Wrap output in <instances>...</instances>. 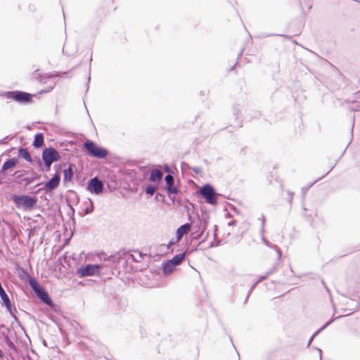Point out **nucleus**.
I'll return each instance as SVG.
<instances>
[{
  "label": "nucleus",
  "instance_id": "obj_40",
  "mask_svg": "<svg viewBox=\"0 0 360 360\" xmlns=\"http://www.w3.org/2000/svg\"><path fill=\"white\" fill-rule=\"evenodd\" d=\"M179 240H176V238H172L169 240L167 248H169L172 245H174L175 243H178Z\"/></svg>",
  "mask_w": 360,
  "mask_h": 360
},
{
  "label": "nucleus",
  "instance_id": "obj_62",
  "mask_svg": "<svg viewBox=\"0 0 360 360\" xmlns=\"http://www.w3.org/2000/svg\"><path fill=\"white\" fill-rule=\"evenodd\" d=\"M89 81H90V75L88 77V83L89 82Z\"/></svg>",
  "mask_w": 360,
  "mask_h": 360
},
{
  "label": "nucleus",
  "instance_id": "obj_55",
  "mask_svg": "<svg viewBox=\"0 0 360 360\" xmlns=\"http://www.w3.org/2000/svg\"><path fill=\"white\" fill-rule=\"evenodd\" d=\"M263 217H264V216L262 215V217L259 219V220H261L262 225H263Z\"/></svg>",
  "mask_w": 360,
  "mask_h": 360
},
{
  "label": "nucleus",
  "instance_id": "obj_27",
  "mask_svg": "<svg viewBox=\"0 0 360 360\" xmlns=\"http://www.w3.org/2000/svg\"><path fill=\"white\" fill-rule=\"evenodd\" d=\"M158 187V184L156 185L149 184L146 186V188L145 189V192L148 195H153L155 193Z\"/></svg>",
  "mask_w": 360,
  "mask_h": 360
},
{
  "label": "nucleus",
  "instance_id": "obj_8",
  "mask_svg": "<svg viewBox=\"0 0 360 360\" xmlns=\"http://www.w3.org/2000/svg\"><path fill=\"white\" fill-rule=\"evenodd\" d=\"M42 160H46L50 162H56L61 159L59 153L52 146L45 148L41 153Z\"/></svg>",
  "mask_w": 360,
  "mask_h": 360
},
{
  "label": "nucleus",
  "instance_id": "obj_37",
  "mask_svg": "<svg viewBox=\"0 0 360 360\" xmlns=\"http://www.w3.org/2000/svg\"><path fill=\"white\" fill-rule=\"evenodd\" d=\"M300 6H302V0H298ZM305 4L308 6L309 9L311 7V0H304Z\"/></svg>",
  "mask_w": 360,
  "mask_h": 360
},
{
  "label": "nucleus",
  "instance_id": "obj_51",
  "mask_svg": "<svg viewBox=\"0 0 360 360\" xmlns=\"http://www.w3.org/2000/svg\"><path fill=\"white\" fill-rule=\"evenodd\" d=\"M340 78L342 79L343 81L346 79V78L342 75L341 72H339Z\"/></svg>",
  "mask_w": 360,
  "mask_h": 360
},
{
  "label": "nucleus",
  "instance_id": "obj_18",
  "mask_svg": "<svg viewBox=\"0 0 360 360\" xmlns=\"http://www.w3.org/2000/svg\"><path fill=\"white\" fill-rule=\"evenodd\" d=\"M18 156L25 160L27 162L32 163V158L27 148L20 147L18 148Z\"/></svg>",
  "mask_w": 360,
  "mask_h": 360
},
{
  "label": "nucleus",
  "instance_id": "obj_46",
  "mask_svg": "<svg viewBox=\"0 0 360 360\" xmlns=\"http://www.w3.org/2000/svg\"><path fill=\"white\" fill-rule=\"evenodd\" d=\"M29 10L32 12H34L36 11V7L34 5H30L29 6Z\"/></svg>",
  "mask_w": 360,
  "mask_h": 360
},
{
  "label": "nucleus",
  "instance_id": "obj_31",
  "mask_svg": "<svg viewBox=\"0 0 360 360\" xmlns=\"http://www.w3.org/2000/svg\"><path fill=\"white\" fill-rule=\"evenodd\" d=\"M34 172V171L32 170H22V171H17L15 172V176H26L27 175H30L31 174V173H33Z\"/></svg>",
  "mask_w": 360,
  "mask_h": 360
},
{
  "label": "nucleus",
  "instance_id": "obj_4",
  "mask_svg": "<svg viewBox=\"0 0 360 360\" xmlns=\"http://www.w3.org/2000/svg\"><path fill=\"white\" fill-rule=\"evenodd\" d=\"M199 193L207 204L216 205L218 203L219 194L217 193L214 186L210 184L203 185L200 188Z\"/></svg>",
  "mask_w": 360,
  "mask_h": 360
},
{
  "label": "nucleus",
  "instance_id": "obj_16",
  "mask_svg": "<svg viewBox=\"0 0 360 360\" xmlns=\"http://www.w3.org/2000/svg\"><path fill=\"white\" fill-rule=\"evenodd\" d=\"M342 317V316H338L337 318H332L330 319L329 321H328L320 329H319L318 330H316L311 336V338H309L308 342H307V347H309L310 345L311 344L313 340L314 339V338L321 332L323 330H324L326 328H327L329 325H330L333 321L335 319H340Z\"/></svg>",
  "mask_w": 360,
  "mask_h": 360
},
{
  "label": "nucleus",
  "instance_id": "obj_38",
  "mask_svg": "<svg viewBox=\"0 0 360 360\" xmlns=\"http://www.w3.org/2000/svg\"><path fill=\"white\" fill-rule=\"evenodd\" d=\"M155 198L158 201H163L165 199V196L163 195H162L161 193H158L155 195Z\"/></svg>",
  "mask_w": 360,
  "mask_h": 360
},
{
  "label": "nucleus",
  "instance_id": "obj_25",
  "mask_svg": "<svg viewBox=\"0 0 360 360\" xmlns=\"http://www.w3.org/2000/svg\"><path fill=\"white\" fill-rule=\"evenodd\" d=\"M2 336H3V338H4V340L6 342V344L7 345V346L11 350H13L15 353H18V348L15 347L14 343L11 340L10 338L8 337V335L7 334H6L5 333H2Z\"/></svg>",
  "mask_w": 360,
  "mask_h": 360
},
{
  "label": "nucleus",
  "instance_id": "obj_10",
  "mask_svg": "<svg viewBox=\"0 0 360 360\" xmlns=\"http://www.w3.org/2000/svg\"><path fill=\"white\" fill-rule=\"evenodd\" d=\"M165 190L169 196L172 194H177L179 192L178 186L175 185L174 178L172 174H167L165 176Z\"/></svg>",
  "mask_w": 360,
  "mask_h": 360
},
{
  "label": "nucleus",
  "instance_id": "obj_20",
  "mask_svg": "<svg viewBox=\"0 0 360 360\" xmlns=\"http://www.w3.org/2000/svg\"><path fill=\"white\" fill-rule=\"evenodd\" d=\"M75 165L73 164H70L68 169H64L63 171V181L64 182L70 181L73 177V168Z\"/></svg>",
  "mask_w": 360,
  "mask_h": 360
},
{
  "label": "nucleus",
  "instance_id": "obj_34",
  "mask_svg": "<svg viewBox=\"0 0 360 360\" xmlns=\"http://www.w3.org/2000/svg\"><path fill=\"white\" fill-rule=\"evenodd\" d=\"M265 217H263V225L261 226V229H260V235L261 236H264V231H265V229H264V226H265Z\"/></svg>",
  "mask_w": 360,
  "mask_h": 360
},
{
  "label": "nucleus",
  "instance_id": "obj_24",
  "mask_svg": "<svg viewBox=\"0 0 360 360\" xmlns=\"http://www.w3.org/2000/svg\"><path fill=\"white\" fill-rule=\"evenodd\" d=\"M2 306L6 307L7 311L10 314L11 317L13 318L15 321H18V318L14 314V311L16 312L17 309L12 304L11 301L3 304Z\"/></svg>",
  "mask_w": 360,
  "mask_h": 360
},
{
  "label": "nucleus",
  "instance_id": "obj_39",
  "mask_svg": "<svg viewBox=\"0 0 360 360\" xmlns=\"http://www.w3.org/2000/svg\"><path fill=\"white\" fill-rule=\"evenodd\" d=\"M193 172L196 174H200L202 172V169L200 167H194L191 168Z\"/></svg>",
  "mask_w": 360,
  "mask_h": 360
},
{
  "label": "nucleus",
  "instance_id": "obj_43",
  "mask_svg": "<svg viewBox=\"0 0 360 360\" xmlns=\"http://www.w3.org/2000/svg\"><path fill=\"white\" fill-rule=\"evenodd\" d=\"M267 275L266 274H264V275H261L259 276L258 279H259V281H262L264 280H265L266 278H267Z\"/></svg>",
  "mask_w": 360,
  "mask_h": 360
},
{
  "label": "nucleus",
  "instance_id": "obj_64",
  "mask_svg": "<svg viewBox=\"0 0 360 360\" xmlns=\"http://www.w3.org/2000/svg\"><path fill=\"white\" fill-rule=\"evenodd\" d=\"M233 210H234V211H236V212L237 211V210H236V208L235 207H233Z\"/></svg>",
  "mask_w": 360,
  "mask_h": 360
},
{
  "label": "nucleus",
  "instance_id": "obj_11",
  "mask_svg": "<svg viewBox=\"0 0 360 360\" xmlns=\"http://www.w3.org/2000/svg\"><path fill=\"white\" fill-rule=\"evenodd\" d=\"M19 162V160L17 158H11L8 159L2 165L0 169V178H4L6 173L8 170L15 167Z\"/></svg>",
  "mask_w": 360,
  "mask_h": 360
},
{
  "label": "nucleus",
  "instance_id": "obj_48",
  "mask_svg": "<svg viewBox=\"0 0 360 360\" xmlns=\"http://www.w3.org/2000/svg\"><path fill=\"white\" fill-rule=\"evenodd\" d=\"M316 181H314V182H312V183L309 184L308 186H306L305 190L307 191L309 188L311 187ZM304 188H302V191H304Z\"/></svg>",
  "mask_w": 360,
  "mask_h": 360
},
{
  "label": "nucleus",
  "instance_id": "obj_41",
  "mask_svg": "<svg viewBox=\"0 0 360 360\" xmlns=\"http://www.w3.org/2000/svg\"><path fill=\"white\" fill-rule=\"evenodd\" d=\"M68 205L70 210V212H69V215L71 217L72 215H74V214H75V210H74L73 207L69 202L68 203Z\"/></svg>",
  "mask_w": 360,
  "mask_h": 360
},
{
  "label": "nucleus",
  "instance_id": "obj_63",
  "mask_svg": "<svg viewBox=\"0 0 360 360\" xmlns=\"http://www.w3.org/2000/svg\"><path fill=\"white\" fill-rule=\"evenodd\" d=\"M227 216H228V217H231V215L229 213L227 214Z\"/></svg>",
  "mask_w": 360,
  "mask_h": 360
},
{
  "label": "nucleus",
  "instance_id": "obj_1",
  "mask_svg": "<svg viewBox=\"0 0 360 360\" xmlns=\"http://www.w3.org/2000/svg\"><path fill=\"white\" fill-rule=\"evenodd\" d=\"M28 284L41 302L46 304L51 309L56 310L57 307L56 304L53 302L48 292L41 286L35 278L30 277Z\"/></svg>",
  "mask_w": 360,
  "mask_h": 360
},
{
  "label": "nucleus",
  "instance_id": "obj_49",
  "mask_svg": "<svg viewBox=\"0 0 360 360\" xmlns=\"http://www.w3.org/2000/svg\"><path fill=\"white\" fill-rule=\"evenodd\" d=\"M208 236H209V232L207 231V232L206 233V234H205V236L203 238V239L201 240V242H200V243L204 242V241L207 238Z\"/></svg>",
  "mask_w": 360,
  "mask_h": 360
},
{
  "label": "nucleus",
  "instance_id": "obj_2",
  "mask_svg": "<svg viewBox=\"0 0 360 360\" xmlns=\"http://www.w3.org/2000/svg\"><path fill=\"white\" fill-rule=\"evenodd\" d=\"M11 200L14 202L16 208L25 211H30L36 206L38 199L35 195L25 194H12Z\"/></svg>",
  "mask_w": 360,
  "mask_h": 360
},
{
  "label": "nucleus",
  "instance_id": "obj_42",
  "mask_svg": "<svg viewBox=\"0 0 360 360\" xmlns=\"http://www.w3.org/2000/svg\"><path fill=\"white\" fill-rule=\"evenodd\" d=\"M220 242L214 243V241L211 242L210 244V248H214L219 245Z\"/></svg>",
  "mask_w": 360,
  "mask_h": 360
},
{
  "label": "nucleus",
  "instance_id": "obj_7",
  "mask_svg": "<svg viewBox=\"0 0 360 360\" xmlns=\"http://www.w3.org/2000/svg\"><path fill=\"white\" fill-rule=\"evenodd\" d=\"M86 189L92 194L101 195L104 191V183L99 178L95 176L88 181Z\"/></svg>",
  "mask_w": 360,
  "mask_h": 360
},
{
  "label": "nucleus",
  "instance_id": "obj_12",
  "mask_svg": "<svg viewBox=\"0 0 360 360\" xmlns=\"http://www.w3.org/2000/svg\"><path fill=\"white\" fill-rule=\"evenodd\" d=\"M40 175L37 174L35 172L26 176H15L16 181L20 184H24L25 187L28 186L30 184L40 178Z\"/></svg>",
  "mask_w": 360,
  "mask_h": 360
},
{
  "label": "nucleus",
  "instance_id": "obj_21",
  "mask_svg": "<svg viewBox=\"0 0 360 360\" xmlns=\"http://www.w3.org/2000/svg\"><path fill=\"white\" fill-rule=\"evenodd\" d=\"M262 240L265 245H266L267 247H269L271 249H274L277 252L278 259V260H280L281 259L282 253H281V250L278 248V246L269 242L264 236H262Z\"/></svg>",
  "mask_w": 360,
  "mask_h": 360
},
{
  "label": "nucleus",
  "instance_id": "obj_45",
  "mask_svg": "<svg viewBox=\"0 0 360 360\" xmlns=\"http://www.w3.org/2000/svg\"><path fill=\"white\" fill-rule=\"evenodd\" d=\"M236 223H237V221L233 219V220L229 221L228 223V225L230 226H235L236 224Z\"/></svg>",
  "mask_w": 360,
  "mask_h": 360
},
{
  "label": "nucleus",
  "instance_id": "obj_57",
  "mask_svg": "<svg viewBox=\"0 0 360 360\" xmlns=\"http://www.w3.org/2000/svg\"><path fill=\"white\" fill-rule=\"evenodd\" d=\"M261 281H259V279L255 282L254 283V284H255V285L257 286Z\"/></svg>",
  "mask_w": 360,
  "mask_h": 360
},
{
  "label": "nucleus",
  "instance_id": "obj_50",
  "mask_svg": "<svg viewBox=\"0 0 360 360\" xmlns=\"http://www.w3.org/2000/svg\"><path fill=\"white\" fill-rule=\"evenodd\" d=\"M217 230V226L215 225L214 226V239H216V237H217V234H216Z\"/></svg>",
  "mask_w": 360,
  "mask_h": 360
},
{
  "label": "nucleus",
  "instance_id": "obj_13",
  "mask_svg": "<svg viewBox=\"0 0 360 360\" xmlns=\"http://www.w3.org/2000/svg\"><path fill=\"white\" fill-rule=\"evenodd\" d=\"M121 257L122 255L120 252L109 256H108L105 252H101L99 255L100 259L103 262H108V264H118L120 262Z\"/></svg>",
  "mask_w": 360,
  "mask_h": 360
},
{
  "label": "nucleus",
  "instance_id": "obj_26",
  "mask_svg": "<svg viewBox=\"0 0 360 360\" xmlns=\"http://www.w3.org/2000/svg\"><path fill=\"white\" fill-rule=\"evenodd\" d=\"M31 164L35 166L39 169V171L43 170L42 158L40 159L39 157H35V158L32 159V162Z\"/></svg>",
  "mask_w": 360,
  "mask_h": 360
},
{
  "label": "nucleus",
  "instance_id": "obj_32",
  "mask_svg": "<svg viewBox=\"0 0 360 360\" xmlns=\"http://www.w3.org/2000/svg\"><path fill=\"white\" fill-rule=\"evenodd\" d=\"M42 161H43V170H40V172H44L50 171L51 165L53 163L46 161V160H42Z\"/></svg>",
  "mask_w": 360,
  "mask_h": 360
},
{
  "label": "nucleus",
  "instance_id": "obj_15",
  "mask_svg": "<svg viewBox=\"0 0 360 360\" xmlns=\"http://www.w3.org/2000/svg\"><path fill=\"white\" fill-rule=\"evenodd\" d=\"M208 224V217H203L202 220L199 221V233L195 237V238L199 240L202 238L205 231L207 229Z\"/></svg>",
  "mask_w": 360,
  "mask_h": 360
},
{
  "label": "nucleus",
  "instance_id": "obj_53",
  "mask_svg": "<svg viewBox=\"0 0 360 360\" xmlns=\"http://www.w3.org/2000/svg\"><path fill=\"white\" fill-rule=\"evenodd\" d=\"M53 86H51L48 90L46 91H41V92H48L50 91L51 89H53Z\"/></svg>",
  "mask_w": 360,
  "mask_h": 360
},
{
  "label": "nucleus",
  "instance_id": "obj_58",
  "mask_svg": "<svg viewBox=\"0 0 360 360\" xmlns=\"http://www.w3.org/2000/svg\"><path fill=\"white\" fill-rule=\"evenodd\" d=\"M318 350L319 352L320 359L321 360V350L320 349H318Z\"/></svg>",
  "mask_w": 360,
  "mask_h": 360
},
{
  "label": "nucleus",
  "instance_id": "obj_19",
  "mask_svg": "<svg viewBox=\"0 0 360 360\" xmlns=\"http://www.w3.org/2000/svg\"><path fill=\"white\" fill-rule=\"evenodd\" d=\"M162 172L159 169H153L151 170L149 180L152 182H159L162 177Z\"/></svg>",
  "mask_w": 360,
  "mask_h": 360
},
{
  "label": "nucleus",
  "instance_id": "obj_17",
  "mask_svg": "<svg viewBox=\"0 0 360 360\" xmlns=\"http://www.w3.org/2000/svg\"><path fill=\"white\" fill-rule=\"evenodd\" d=\"M44 144V136L42 133H37L34 135L32 146L34 148H41Z\"/></svg>",
  "mask_w": 360,
  "mask_h": 360
},
{
  "label": "nucleus",
  "instance_id": "obj_29",
  "mask_svg": "<svg viewBox=\"0 0 360 360\" xmlns=\"http://www.w3.org/2000/svg\"><path fill=\"white\" fill-rule=\"evenodd\" d=\"M243 106L239 104H236L233 106V114L236 119L238 118L239 115L241 114Z\"/></svg>",
  "mask_w": 360,
  "mask_h": 360
},
{
  "label": "nucleus",
  "instance_id": "obj_56",
  "mask_svg": "<svg viewBox=\"0 0 360 360\" xmlns=\"http://www.w3.org/2000/svg\"><path fill=\"white\" fill-rule=\"evenodd\" d=\"M261 281H259V279L255 282L254 283V284H255V285L257 286Z\"/></svg>",
  "mask_w": 360,
  "mask_h": 360
},
{
  "label": "nucleus",
  "instance_id": "obj_23",
  "mask_svg": "<svg viewBox=\"0 0 360 360\" xmlns=\"http://www.w3.org/2000/svg\"><path fill=\"white\" fill-rule=\"evenodd\" d=\"M186 252H181L175 255L172 259H169L175 266L179 265L185 258Z\"/></svg>",
  "mask_w": 360,
  "mask_h": 360
},
{
  "label": "nucleus",
  "instance_id": "obj_22",
  "mask_svg": "<svg viewBox=\"0 0 360 360\" xmlns=\"http://www.w3.org/2000/svg\"><path fill=\"white\" fill-rule=\"evenodd\" d=\"M162 272L165 276L169 275L175 268V266L172 264L169 259L167 262L162 263Z\"/></svg>",
  "mask_w": 360,
  "mask_h": 360
},
{
  "label": "nucleus",
  "instance_id": "obj_44",
  "mask_svg": "<svg viewBox=\"0 0 360 360\" xmlns=\"http://www.w3.org/2000/svg\"><path fill=\"white\" fill-rule=\"evenodd\" d=\"M288 195H289V196H290V199H289V200H288V201H289V202H292V198H293L294 193H293V192H291V191H288Z\"/></svg>",
  "mask_w": 360,
  "mask_h": 360
},
{
  "label": "nucleus",
  "instance_id": "obj_9",
  "mask_svg": "<svg viewBox=\"0 0 360 360\" xmlns=\"http://www.w3.org/2000/svg\"><path fill=\"white\" fill-rule=\"evenodd\" d=\"M60 181V174L59 170H57L52 177L45 183L41 189L44 190L46 193L52 192L58 187Z\"/></svg>",
  "mask_w": 360,
  "mask_h": 360
},
{
  "label": "nucleus",
  "instance_id": "obj_54",
  "mask_svg": "<svg viewBox=\"0 0 360 360\" xmlns=\"http://www.w3.org/2000/svg\"><path fill=\"white\" fill-rule=\"evenodd\" d=\"M3 356H4V353L1 351V349H0V358H2Z\"/></svg>",
  "mask_w": 360,
  "mask_h": 360
},
{
  "label": "nucleus",
  "instance_id": "obj_36",
  "mask_svg": "<svg viewBox=\"0 0 360 360\" xmlns=\"http://www.w3.org/2000/svg\"><path fill=\"white\" fill-rule=\"evenodd\" d=\"M255 288H256V285H255V284L253 283L252 285L250 287L248 292L247 297H246V298L245 300V302H247V300H248L249 296L250 295V294L252 293V292L253 291V290Z\"/></svg>",
  "mask_w": 360,
  "mask_h": 360
},
{
  "label": "nucleus",
  "instance_id": "obj_5",
  "mask_svg": "<svg viewBox=\"0 0 360 360\" xmlns=\"http://www.w3.org/2000/svg\"><path fill=\"white\" fill-rule=\"evenodd\" d=\"M8 99L13 100L19 103L27 104L32 101V95L22 91H11L2 94Z\"/></svg>",
  "mask_w": 360,
  "mask_h": 360
},
{
  "label": "nucleus",
  "instance_id": "obj_14",
  "mask_svg": "<svg viewBox=\"0 0 360 360\" xmlns=\"http://www.w3.org/2000/svg\"><path fill=\"white\" fill-rule=\"evenodd\" d=\"M191 227V224L189 223H186L180 226L176 231V240H180L183 236L190 231Z\"/></svg>",
  "mask_w": 360,
  "mask_h": 360
},
{
  "label": "nucleus",
  "instance_id": "obj_3",
  "mask_svg": "<svg viewBox=\"0 0 360 360\" xmlns=\"http://www.w3.org/2000/svg\"><path fill=\"white\" fill-rule=\"evenodd\" d=\"M83 148L86 150V154L89 156L98 159H103L109 154V151L106 148L98 146L91 140H86L83 143Z\"/></svg>",
  "mask_w": 360,
  "mask_h": 360
},
{
  "label": "nucleus",
  "instance_id": "obj_59",
  "mask_svg": "<svg viewBox=\"0 0 360 360\" xmlns=\"http://www.w3.org/2000/svg\"><path fill=\"white\" fill-rule=\"evenodd\" d=\"M354 117H353V124H352V131H353V129H354Z\"/></svg>",
  "mask_w": 360,
  "mask_h": 360
},
{
  "label": "nucleus",
  "instance_id": "obj_28",
  "mask_svg": "<svg viewBox=\"0 0 360 360\" xmlns=\"http://www.w3.org/2000/svg\"><path fill=\"white\" fill-rule=\"evenodd\" d=\"M87 203L88 205L85 207L84 210L85 214H91V212H93L94 209V202L90 198L88 199Z\"/></svg>",
  "mask_w": 360,
  "mask_h": 360
},
{
  "label": "nucleus",
  "instance_id": "obj_33",
  "mask_svg": "<svg viewBox=\"0 0 360 360\" xmlns=\"http://www.w3.org/2000/svg\"><path fill=\"white\" fill-rule=\"evenodd\" d=\"M13 137L10 136H6L4 139L0 140V144H6L8 141H11Z\"/></svg>",
  "mask_w": 360,
  "mask_h": 360
},
{
  "label": "nucleus",
  "instance_id": "obj_61",
  "mask_svg": "<svg viewBox=\"0 0 360 360\" xmlns=\"http://www.w3.org/2000/svg\"><path fill=\"white\" fill-rule=\"evenodd\" d=\"M42 184H43V183H41H41H39V184H37V185H35V186H39V185H41Z\"/></svg>",
  "mask_w": 360,
  "mask_h": 360
},
{
  "label": "nucleus",
  "instance_id": "obj_52",
  "mask_svg": "<svg viewBox=\"0 0 360 360\" xmlns=\"http://www.w3.org/2000/svg\"><path fill=\"white\" fill-rule=\"evenodd\" d=\"M243 49H242L238 56V59L242 56L243 54Z\"/></svg>",
  "mask_w": 360,
  "mask_h": 360
},
{
  "label": "nucleus",
  "instance_id": "obj_60",
  "mask_svg": "<svg viewBox=\"0 0 360 360\" xmlns=\"http://www.w3.org/2000/svg\"><path fill=\"white\" fill-rule=\"evenodd\" d=\"M170 198L172 199V202H174V199H175V197H174H174H172V198H171V197H170Z\"/></svg>",
  "mask_w": 360,
  "mask_h": 360
},
{
  "label": "nucleus",
  "instance_id": "obj_47",
  "mask_svg": "<svg viewBox=\"0 0 360 360\" xmlns=\"http://www.w3.org/2000/svg\"><path fill=\"white\" fill-rule=\"evenodd\" d=\"M164 169L167 172H171V169H170V167L167 165H164Z\"/></svg>",
  "mask_w": 360,
  "mask_h": 360
},
{
  "label": "nucleus",
  "instance_id": "obj_35",
  "mask_svg": "<svg viewBox=\"0 0 360 360\" xmlns=\"http://www.w3.org/2000/svg\"><path fill=\"white\" fill-rule=\"evenodd\" d=\"M277 269V265L275 264L274 265L273 267H271L266 273V274L267 275V276L271 275Z\"/></svg>",
  "mask_w": 360,
  "mask_h": 360
},
{
  "label": "nucleus",
  "instance_id": "obj_6",
  "mask_svg": "<svg viewBox=\"0 0 360 360\" xmlns=\"http://www.w3.org/2000/svg\"><path fill=\"white\" fill-rule=\"evenodd\" d=\"M101 269V264H87L84 266L78 268L76 271V274L79 278H83L85 276H93L96 274L99 273Z\"/></svg>",
  "mask_w": 360,
  "mask_h": 360
},
{
  "label": "nucleus",
  "instance_id": "obj_30",
  "mask_svg": "<svg viewBox=\"0 0 360 360\" xmlns=\"http://www.w3.org/2000/svg\"><path fill=\"white\" fill-rule=\"evenodd\" d=\"M0 297L2 300V305L11 301L4 290H0Z\"/></svg>",
  "mask_w": 360,
  "mask_h": 360
}]
</instances>
